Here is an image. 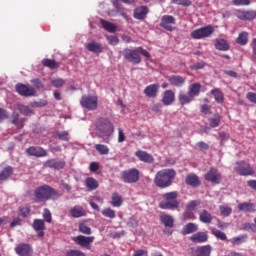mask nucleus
<instances>
[{
  "instance_id": "2eb2a0df",
  "label": "nucleus",
  "mask_w": 256,
  "mask_h": 256,
  "mask_svg": "<svg viewBox=\"0 0 256 256\" xmlns=\"http://www.w3.org/2000/svg\"><path fill=\"white\" fill-rule=\"evenodd\" d=\"M27 155L30 157H47V151L41 147H30L26 149Z\"/></svg>"
},
{
  "instance_id": "b1692460",
  "label": "nucleus",
  "mask_w": 256,
  "mask_h": 256,
  "mask_svg": "<svg viewBox=\"0 0 256 256\" xmlns=\"http://www.w3.org/2000/svg\"><path fill=\"white\" fill-rule=\"evenodd\" d=\"M194 99L195 98H193L189 92L188 93H185L183 91L179 92L178 101L181 105H189V103L194 101Z\"/></svg>"
},
{
  "instance_id": "bf43d9fd",
  "label": "nucleus",
  "mask_w": 256,
  "mask_h": 256,
  "mask_svg": "<svg viewBox=\"0 0 256 256\" xmlns=\"http://www.w3.org/2000/svg\"><path fill=\"white\" fill-rule=\"evenodd\" d=\"M107 41L109 42L110 45H118L119 44V38L117 36H106Z\"/></svg>"
},
{
  "instance_id": "4be33fe9",
  "label": "nucleus",
  "mask_w": 256,
  "mask_h": 256,
  "mask_svg": "<svg viewBox=\"0 0 256 256\" xmlns=\"http://www.w3.org/2000/svg\"><path fill=\"white\" fill-rule=\"evenodd\" d=\"M136 157H138V159L140 161H142L143 163H153V161H155V159L153 158V155L143 151V150H138L135 153Z\"/></svg>"
},
{
  "instance_id": "a19ab883",
  "label": "nucleus",
  "mask_w": 256,
  "mask_h": 256,
  "mask_svg": "<svg viewBox=\"0 0 256 256\" xmlns=\"http://www.w3.org/2000/svg\"><path fill=\"white\" fill-rule=\"evenodd\" d=\"M211 93L213 94L214 99L215 101H217V103H221L223 101V92L221 91V89L215 88L211 90Z\"/></svg>"
},
{
  "instance_id": "ea45409f",
  "label": "nucleus",
  "mask_w": 256,
  "mask_h": 256,
  "mask_svg": "<svg viewBox=\"0 0 256 256\" xmlns=\"http://www.w3.org/2000/svg\"><path fill=\"white\" fill-rule=\"evenodd\" d=\"M94 149L99 153V155H109V146L105 144H96Z\"/></svg>"
},
{
  "instance_id": "de8ad7c7",
  "label": "nucleus",
  "mask_w": 256,
  "mask_h": 256,
  "mask_svg": "<svg viewBox=\"0 0 256 256\" xmlns=\"http://www.w3.org/2000/svg\"><path fill=\"white\" fill-rule=\"evenodd\" d=\"M247 41H248V34H247V32L240 33L238 38H237V43L239 45H247Z\"/></svg>"
},
{
  "instance_id": "e433bc0d",
  "label": "nucleus",
  "mask_w": 256,
  "mask_h": 256,
  "mask_svg": "<svg viewBox=\"0 0 256 256\" xmlns=\"http://www.w3.org/2000/svg\"><path fill=\"white\" fill-rule=\"evenodd\" d=\"M160 221L165 225V227H173V217L168 214H162L160 216Z\"/></svg>"
},
{
  "instance_id": "6e6d98bb",
  "label": "nucleus",
  "mask_w": 256,
  "mask_h": 256,
  "mask_svg": "<svg viewBox=\"0 0 256 256\" xmlns=\"http://www.w3.org/2000/svg\"><path fill=\"white\" fill-rule=\"evenodd\" d=\"M219 123H221V116L216 115L214 118L210 119V127H219Z\"/></svg>"
},
{
  "instance_id": "69168bd1",
  "label": "nucleus",
  "mask_w": 256,
  "mask_h": 256,
  "mask_svg": "<svg viewBox=\"0 0 256 256\" xmlns=\"http://www.w3.org/2000/svg\"><path fill=\"white\" fill-rule=\"evenodd\" d=\"M125 141V132H123V129H118V143H123Z\"/></svg>"
},
{
  "instance_id": "9d476101",
  "label": "nucleus",
  "mask_w": 256,
  "mask_h": 256,
  "mask_svg": "<svg viewBox=\"0 0 256 256\" xmlns=\"http://www.w3.org/2000/svg\"><path fill=\"white\" fill-rule=\"evenodd\" d=\"M234 169L239 175H253V169L246 162H236Z\"/></svg>"
},
{
  "instance_id": "f03ea898",
  "label": "nucleus",
  "mask_w": 256,
  "mask_h": 256,
  "mask_svg": "<svg viewBox=\"0 0 256 256\" xmlns=\"http://www.w3.org/2000/svg\"><path fill=\"white\" fill-rule=\"evenodd\" d=\"M96 135L101 139L109 138L115 133V127L109 118H100L95 123Z\"/></svg>"
},
{
  "instance_id": "cd10ccee",
  "label": "nucleus",
  "mask_w": 256,
  "mask_h": 256,
  "mask_svg": "<svg viewBox=\"0 0 256 256\" xmlns=\"http://www.w3.org/2000/svg\"><path fill=\"white\" fill-rule=\"evenodd\" d=\"M211 245L200 246L195 251V256H211Z\"/></svg>"
},
{
  "instance_id": "864d4df0",
  "label": "nucleus",
  "mask_w": 256,
  "mask_h": 256,
  "mask_svg": "<svg viewBox=\"0 0 256 256\" xmlns=\"http://www.w3.org/2000/svg\"><path fill=\"white\" fill-rule=\"evenodd\" d=\"M51 83H52L53 87L59 88V87H63L65 85V80H63L61 78H53L51 80Z\"/></svg>"
},
{
  "instance_id": "423d86ee",
  "label": "nucleus",
  "mask_w": 256,
  "mask_h": 256,
  "mask_svg": "<svg viewBox=\"0 0 256 256\" xmlns=\"http://www.w3.org/2000/svg\"><path fill=\"white\" fill-rule=\"evenodd\" d=\"M215 33V28L213 26L208 25L196 30H193L190 34L192 39H206V37H211Z\"/></svg>"
},
{
  "instance_id": "412c9836",
  "label": "nucleus",
  "mask_w": 256,
  "mask_h": 256,
  "mask_svg": "<svg viewBox=\"0 0 256 256\" xmlns=\"http://www.w3.org/2000/svg\"><path fill=\"white\" fill-rule=\"evenodd\" d=\"M70 215L74 219H79V217H85V215H87V211L83 209V206L76 205L70 209Z\"/></svg>"
},
{
  "instance_id": "0e129e2a",
  "label": "nucleus",
  "mask_w": 256,
  "mask_h": 256,
  "mask_svg": "<svg viewBox=\"0 0 256 256\" xmlns=\"http://www.w3.org/2000/svg\"><path fill=\"white\" fill-rule=\"evenodd\" d=\"M43 218L47 223H51V212L49 209H44Z\"/></svg>"
},
{
  "instance_id": "7c9ffc66",
  "label": "nucleus",
  "mask_w": 256,
  "mask_h": 256,
  "mask_svg": "<svg viewBox=\"0 0 256 256\" xmlns=\"http://www.w3.org/2000/svg\"><path fill=\"white\" fill-rule=\"evenodd\" d=\"M199 219H200L201 223L209 224V223H211V221H213V216L207 210H202L199 213Z\"/></svg>"
},
{
  "instance_id": "5fc2aeb1",
  "label": "nucleus",
  "mask_w": 256,
  "mask_h": 256,
  "mask_svg": "<svg viewBox=\"0 0 256 256\" xmlns=\"http://www.w3.org/2000/svg\"><path fill=\"white\" fill-rule=\"evenodd\" d=\"M56 137H58V139H61L62 141H69V132L67 131L56 132Z\"/></svg>"
},
{
  "instance_id": "774afa93",
  "label": "nucleus",
  "mask_w": 256,
  "mask_h": 256,
  "mask_svg": "<svg viewBox=\"0 0 256 256\" xmlns=\"http://www.w3.org/2000/svg\"><path fill=\"white\" fill-rule=\"evenodd\" d=\"M133 256H149L147 250H136Z\"/></svg>"
},
{
  "instance_id": "58836bf2",
  "label": "nucleus",
  "mask_w": 256,
  "mask_h": 256,
  "mask_svg": "<svg viewBox=\"0 0 256 256\" xmlns=\"http://www.w3.org/2000/svg\"><path fill=\"white\" fill-rule=\"evenodd\" d=\"M199 227L194 223H188L183 228V234L184 235H191V233H195V231H198Z\"/></svg>"
},
{
  "instance_id": "39448f33",
  "label": "nucleus",
  "mask_w": 256,
  "mask_h": 256,
  "mask_svg": "<svg viewBox=\"0 0 256 256\" xmlns=\"http://www.w3.org/2000/svg\"><path fill=\"white\" fill-rule=\"evenodd\" d=\"M80 105L88 111H95L99 107V99L97 96L84 95L80 100Z\"/></svg>"
},
{
  "instance_id": "09e8293b",
  "label": "nucleus",
  "mask_w": 256,
  "mask_h": 256,
  "mask_svg": "<svg viewBox=\"0 0 256 256\" xmlns=\"http://www.w3.org/2000/svg\"><path fill=\"white\" fill-rule=\"evenodd\" d=\"M232 5L236 7H247L251 5V0H232Z\"/></svg>"
},
{
  "instance_id": "20e7f679",
  "label": "nucleus",
  "mask_w": 256,
  "mask_h": 256,
  "mask_svg": "<svg viewBox=\"0 0 256 256\" xmlns=\"http://www.w3.org/2000/svg\"><path fill=\"white\" fill-rule=\"evenodd\" d=\"M36 201H47L49 199H55L57 192L48 185L38 187L34 192Z\"/></svg>"
},
{
  "instance_id": "4c0bfd02",
  "label": "nucleus",
  "mask_w": 256,
  "mask_h": 256,
  "mask_svg": "<svg viewBox=\"0 0 256 256\" xmlns=\"http://www.w3.org/2000/svg\"><path fill=\"white\" fill-rule=\"evenodd\" d=\"M186 183L192 187H199V178L195 174H189L186 178Z\"/></svg>"
},
{
  "instance_id": "3c124183",
  "label": "nucleus",
  "mask_w": 256,
  "mask_h": 256,
  "mask_svg": "<svg viewBox=\"0 0 256 256\" xmlns=\"http://www.w3.org/2000/svg\"><path fill=\"white\" fill-rule=\"evenodd\" d=\"M12 123L18 127V129H23V120L19 119V114H13Z\"/></svg>"
},
{
  "instance_id": "7ed1b4c3",
  "label": "nucleus",
  "mask_w": 256,
  "mask_h": 256,
  "mask_svg": "<svg viewBox=\"0 0 256 256\" xmlns=\"http://www.w3.org/2000/svg\"><path fill=\"white\" fill-rule=\"evenodd\" d=\"M141 55H143V57H146V59H149V57H151V55L147 52V50L138 47L136 49H127L125 51V59H127V61H130V63H135V64H139L141 63Z\"/></svg>"
},
{
  "instance_id": "1a4fd4ad",
  "label": "nucleus",
  "mask_w": 256,
  "mask_h": 256,
  "mask_svg": "<svg viewBox=\"0 0 256 256\" xmlns=\"http://www.w3.org/2000/svg\"><path fill=\"white\" fill-rule=\"evenodd\" d=\"M235 16L237 19H240V21H252V19L256 17V11L238 9L235 11Z\"/></svg>"
},
{
  "instance_id": "a878e982",
  "label": "nucleus",
  "mask_w": 256,
  "mask_h": 256,
  "mask_svg": "<svg viewBox=\"0 0 256 256\" xmlns=\"http://www.w3.org/2000/svg\"><path fill=\"white\" fill-rule=\"evenodd\" d=\"M86 49L90 51V53H103V45L95 41L89 42L86 45Z\"/></svg>"
},
{
  "instance_id": "a18cd8bd",
  "label": "nucleus",
  "mask_w": 256,
  "mask_h": 256,
  "mask_svg": "<svg viewBox=\"0 0 256 256\" xmlns=\"http://www.w3.org/2000/svg\"><path fill=\"white\" fill-rule=\"evenodd\" d=\"M238 209L239 211H245V212L253 211V204L248 202L240 203L238 205Z\"/></svg>"
},
{
  "instance_id": "680f3d73",
  "label": "nucleus",
  "mask_w": 256,
  "mask_h": 256,
  "mask_svg": "<svg viewBox=\"0 0 256 256\" xmlns=\"http://www.w3.org/2000/svg\"><path fill=\"white\" fill-rule=\"evenodd\" d=\"M18 109L23 115H31V109L25 105H18Z\"/></svg>"
},
{
  "instance_id": "c756f323",
  "label": "nucleus",
  "mask_w": 256,
  "mask_h": 256,
  "mask_svg": "<svg viewBox=\"0 0 256 256\" xmlns=\"http://www.w3.org/2000/svg\"><path fill=\"white\" fill-rule=\"evenodd\" d=\"M179 207V202L177 200L169 201L166 200L165 202L160 203V209H177Z\"/></svg>"
},
{
  "instance_id": "f3484780",
  "label": "nucleus",
  "mask_w": 256,
  "mask_h": 256,
  "mask_svg": "<svg viewBox=\"0 0 256 256\" xmlns=\"http://www.w3.org/2000/svg\"><path fill=\"white\" fill-rule=\"evenodd\" d=\"M163 105L169 106L175 103V92L172 90H166L162 96Z\"/></svg>"
},
{
  "instance_id": "ddd939ff",
  "label": "nucleus",
  "mask_w": 256,
  "mask_h": 256,
  "mask_svg": "<svg viewBox=\"0 0 256 256\" xmlns=\"http://www.w3.org/2000/svg\"><path fill=\"white\" fill-rule=\"evenodd\" d=\"M201 205V201L199 200H192L186 205V211L183 214L184 219H193V214H191L192 211H195L197 207Z\"/></svg>"
},
{
  "instance_id": "603ef678",
  "label": "nucleus",
  "mask_w": 256,
  "mask_h": 256,
  "mask_svg": "<svg viewBox=\"0 0 256 256\" xmlns=\"http://www.w3.org/2000/svg\"><path fill=\"white\" fill-rule=\"evenodd\" d=\"M102 215H104V217H108L109 219H115V211L111 208L102 210Z\"/></svg>"
},
{
  "instance_id": "f704fd0d",
  "label": "nucleus",
  "mask_w": 256,
  "mask_h": 256,
  "mask_svg": "<svg viewBox=\"0 0 256 256\" xmlns=\"http://www.w3.org/2000/svg\"><path fill=\"white\" fill-rule=\"evenodd\" d=\"M100 23L103 29H105L106 31H109V33H115L117 31V26L111 22L101 19Z\"/></svg>"
},
{
  "instance_id": "c03bdc74",
  "label": "nucleus",
  "mask_w": 256,
  "mask_h": 256,
  "mask_svg": "<svg viewBox=\"0 0 256 256\" xmlns=\"http://www.w3.org/2000/svg\"><path fill=\"white\" fill-rule=\"evenodd\" d=\"M212 235H215L217 239H220V241H227V235L221 230H217L215 228L212 229Z\"/></svg>"
},
{
  "instance_id": "a211bd4d",
  "label": "nucleus",
  "mask_w": 256,
  "mask_h": 256,
  "mask_svg": "<svg viewBox=\"0 0 256 256\" xmlns=\"http://www.w3.org/2000/svg\"><path fill=\"white\" fill-rule=\"evenodd\" d=\"M148 13H149V8H147V6H140L134 10L133 17H134V19L143 21V19H145L147 17Z\"/></svg>"
},
{
  "instance_id": "37998d69",
  "label": "nucleus",
  "mask_w": 256,
  "mask_h": 256,
  "mask_svg": "<svg viewBox=\"0 0 256 256\" xmlns=\"http://www.w3.org/2000/svg\"><path fill=\"white\" fill-rule=\"evenodd\" d=\"M220 213L223 215V217H229L231 213L233 212V209L229 207L228 205H221L219 206Z\"/></svg>"
},
{
  "instance_id": "e2e57ef3",
  "label": "nucleus",
  "mask_w": 256,
  "mask_h": 256,
  "mask_svg": "<svg viewBox=\"0 0 256 256\" xmlns=\"http://www.w3.org/2000/svg\"><path fill=\"white\" fill-rule=\"evenodd\" d=\"M172 1L176 5H183L184 7H189V5H191V1L190 0H172Z\"/></svg>"
},
{
  "instance_id": "49530a36",
  "label": "nucleus",
  "mask_w": 256,
  "mask_h": 256,
  "mask_svg": "<svg viewBox=\"0 0 256 256\" xmlns=\"http://www.w3.org/2000/svg\"><path fill=\"white\" fill-rule=\"evenodd\" d=\"M31 213V208L29 206H20L18 208V215L20 217H27Z\"/></svg>"
},
{
  "instance_id": "13d9d810",
  "label": "nucleus",
  "mask_w": 256,
  "mask_h": 256,
  "mask_svg": "<svg viewBox=\"0 0 256 256\" xmlns=\"http://www.w3.org/2000/svg\"><path fill=\"white\" fill-rule=\"evenodd\" d=\"M245 239H247V237L238 236V237L232 238L231 243H232V245H241V243H243L245 241Z\"/></svg>"
},
{
  "instance_id": "f8f14e48",
  "label": "nucleus",
  "mask_w": 256,
  "mask_h": 256,
  "mask_svg": "<svg viewBox=\"0 0 256 256\" xmlns=\"http://www.w3.org/2000/svg\"><path fill=\"white\" fill-rule=\"evenodd\" d=\"M16 91L19 95L23 97H33L35 95V88L25 85V84H17Z\"/></svg>"
},
{
  "instance_id": "aec40b11",
  "label": "nucleus",
  "mask_w": 256,
  "mask_h": 256,
  "mask_svg": "<svg viewBox=\"0 0 256 256\" xmlns=\"http://www.w3.org/2000/svg\"><path fill=\"white\" fill-rule=\"evenodd\" d=\"M209 236L207 232H197L190 237V241L192 243H207Z\"/></svg>"
},
{
  "instance_id": "4468645a",
  "label": "nucleus",
  "mask_w": 256,
  "mask_h": 256,
  "mask_svg": "<svg viewBox=\"0 0 256 256\" xmlns=\"http://www.w3.org/2000/svg\"><path fill=\"white\" fill-rule=\"evenodd\" d=\"M161 27L166 29V31H172L173 25H175V17L171 15H164L161 19Z\"/></svg>"
},
{
  "instance_id": "dca6fc26",
  "label": "nucleus",
  "mask_w": 256,
  "mask_h": 256,
  "mask_svg": "<svg viewBox=\"0 0 256 256\" xmlns=\"http://www.w3.org/2000/svg\"><path fill=\"white\" fill-rule=\"evenodd\" d=\"M159 94V84H150L144 89V95L150 99H155Z\"/></svg>"
},
{
  "instance_id": "4d7b16f0",
  "label": "nucleus",
  "mask_w": 256,
  "mask_h": 256,
  "mask_svg": "<svg viewBox=\"0 0 256 256\" xmlns=\"http://www.w3.org/2000/svg\"><path fill=\"white\" fill-rule=\"evenodd\" d=\"M166 201H177V192H170L163 195Z\"/></svg>"
},
{
  "instance_id": "79ce46f5",
  "label": "nucleus",
  "mask_w": 256,
  "mask_h": 256,
  "mask_svg": "<svg viewBox=\"0 0 256 256\" xmlns=\"http://www.w3.org/2000/svg\"><path fill=\"white\" fill-rule=\"evenodd\" d=\"M42 64L44 65V67H49L50 69H57V67H59V63L51 59L42 60Z\"/></svg>"
},
{
  "instance_id": "5701e85b",
  "label": "nucleus",
  "mask_w": 256,
  "mask_h": 256,
  "mask_svg": "<svg viewBox=\"0 0 256 256\" xmlns=\"http://www.w3.org/2000/svg\"><path fill=\"white\" fill-rule=\"evenodd\" d=\"M187 79L183 76L173 75L168 77V81L173 85L174 87H183L185 85V81Z\"/></svg>"
},
{
  "instance_id": "c9c22d12",
  "label": "nucleus",
  "mask_w": 256,
  "mask_h": 256,
  "mask_svg": "<svg viewBox=\"0 0 256 256\" xmlns=\"http://www.w3.org/2000/svg\"><path fill=\"white\" fill-rule=\"evenodd\" d=\"M11 175H13V168H11V166L4 168L0 172V181H5V180L9 179V177H11Z\"/></svg>"
},
{
  "instance_id": "6e6552de",
  "label": "nucleus",
  "mask_w": 256,
  "mask_h": 256,
  "mask_svg": "<svg viewBox=\"0 0 256 256\" xmlns=\"http://www.w3.org/2000/svg\"><path fill=\"white\" fill-rule=\"evenodd\" d=\"M73 241L76 245H79L80 247H85L86 249H91V243H93V241H95V237L94 236H83V235H79L73 238Z\"/></svg>"
},
{
  "instance_id": "0eeeda50",
  "label": "nucleus",
  "mask_w": 256,
  "mask_h": 256,
  "mask_svg": "<svg viewBox=\"0 0 256 256\" xmlns=\"http://www.w3.org/2000/svg\"><path fill=\"white\" fill-rule=\"evenodd\" d=\"M124 183H137L139 181V170L133 168L122 173Z\"/></svg>"
},
{
  "instance_id": "393cba45",
  "label": "nucleus",
  "mask_w": 256,
  "mask_h": 256,
  "mask_svg": "<svg viewBox=\"0 0 256 256\" xmlns=\"http://www.w3.org/2000/svg\"><path fill=\"white\" fill-rule=\"evenodd\" d=\"M33 227L36 230L39 237L45 236V222L40 219L34 220Z\"/></svg>"
},
{
  "instance_id": "c85d7f7f",
  "label": "nucleus",
  "mask_w": 256,
  "mask_h": 256,
  "mask_svg": "<svg viewBox=\"0 0 256 256\" xmlns=\"http://www.w3.org/2000/svg\"><path fill=\"white\" fill-rule=\"evenodd\" d=\"M188 93L195 99V97H199V93H201V85L199 83H193L188 88Z\"/></svg>"
},
{
  "instance_id": "72a5a7b5",
  "label": "nucleus",
  "mask_w": 256,
  "mask_h": 256,
  "mask_svg": "<svg viewBox=\"0 0 256 256\" xmlns=\"http://www.w3.org/2000/svg\"><path fill=\"white\" fill-rule=\"evenodd\" d=\"M111 205L112 207H121L123 205V197L118 193L112 194Z\"/></svg>"
},
{
  "instance_id": "338daca9",
  "label": "nucleus",
  "mask_w": 256,
  "mask_h": 256,
  "mask_svg": "<svg viewBox=\"0 0 256 256\" xmlns=\"http://www.w3.org/2000/svg\"><path fill=\"white\" fill-rule=\"evenodd\" d=\"M246 97L250 103H256V93L249 92Z\"/></svg>"
},
{
  "instance_id": "6ab92c4d",
  "label": "nucleus",
  "mask_w": 256,
  "mask_h": 256,
  "mask_svg": "<svg viewBox=\"0 0 256 256\" xmlns=\"http://www.w3.org/2000/svg\"><path fill=\"white\" fill-rule=\"evenodd\" d=\"M17 255L20 256H31L33 249L28 244H20L15 248Z\"/></svg>"
},
{
  "instance_id": "473e14b6",
  "label": "nucleus",
  "mask_w": 256,
  "mask_h": 256,
  "mask_svg": "<svg viewBox=\"0 0 256 256\" xmlns=\"http://www.w3.org/2000/svg\"><path fill=\"white\" fill-rule=\"evenodd\" d=\"M215 47L219 51H228L229 50V44L225 39L218 38L215 40Z\"/></svg>"
},
{
  "instance_id": "052dcab7",
  "label": "nucleus",
  "mask_w": 256,
  "mask_h": 256,
  "mask_svg": "<svg viewBox=\"0 0 256 256\" xmlns=\"http://www.w3.org/2000/svg\"><path fill=\"white\" fill-rule=\"evenodd\" d=\"M66 256H86L84 252L80 250H70L67 252Z\"/></svg>"
},
{
  "instance_id": "2f4dec72",
  "label": "nucleus",
  "mask_w": 256,
  "mask_h": 256,
  "mask_svg": "<svg viewBox=\"0 0 256 256\" xmlns=\"http://www.w3.org/2000/svg\"><path fill=\"white\" fill-rule=\"evenodd\" d=\"M85 185H86L88 191H95V189H97V187H99V182H97V180H95V178H93V177H88L85 180Z\"/></svg>"
},
{
  "instance_id": "8fccbe9b",
  "label": "nucleus",
  "mask_w": 256,
  "mask_h": 256,
  "mask_svg": "<svg viewBox=\"0 0 256 256\" xmlns=\"http://www.w3.org/2000/svg\"><path fill=\"white\" fill-rule=\"evenodd\" d=\"M79 231L80 233H83L84 235H91V228L87 226L85 223L79 224Z\"/></svg>"
},
{
  "instance_id": "9b49d317",
  "label": "nucleus",
  "mask_w": 256,
  "mask_h": 256,
  "mask_svg": "<svg viewBox=\"0 0 256 256\" xmlns=\"http://www.w3.org/2000/svg\"><path fill=\"white\" fill-rule=\"evenodd\" d=\"M204 177H205L206 181H209L210 183H215L216 185L221 183V174L215 168H211L205 174Z\"/></svg>"
},
{
  "instance_id": "bb28decb",
  "label": "nucleus",
  "mask_w": 256,
  "mask_h": 256,
  "mask_svg": "<svg viewBox=\"0 0 256 256\" xmlns=\"http://www.w3.org/2000/svg\"><path fill=\"white\" fill-rule=\"evenodd\" d=\"M45 167H50L51 169H63L65 167V161L50 159L45 162Z\"/></svg>"
},
{
  "instance_id": "f257e3e1",
  "label": "nucleus",
  "mask_w": 256,
  "mask_h": 256,
  "mask_svg": "<svg viewBox=\"0 0 256 256\" xmlns=\"http://www.w3.org/2000/svg\"><path fill=\"white\" fill-rule=\"evenodd\" d=\"M176 175L177 173L173 169H162L156 173L154 183L160 189H167L173 185V179Z\"/></svg>"
}]
</instances>
